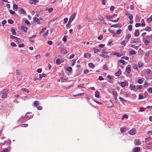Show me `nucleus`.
Returning a JSON list of instances; mask_svg holds the SVG:
<instances>
[{
    "label": "nucleus",
    "instance_id": "1",
    "mask_svg": "<svg viewBox=\"0 0 152 152\" xmlns=\"http://www.w3.org/2000/svg\"><path fill=\"white\" fill-rule=\"evenodd\" d=\"M2 95L1 96L2 98H6L8 92L7 91H5L4 90L2 91Z\"/></svg>",
    "mask_w": 152,
    "mask_h": 152
},
{
    "label": "nucleus",
    "instance_id": "2",
    "mask_svg": "<svg viewBox=\"0 0 152 152\" xmlns=\"http://www.w3.org/2000/svg\"><path fill=\"white\" fill-rule=\"evenodd\" d=\"M91 56V54L88 53H84L83 55V57L84 58H86L88 59H89Z\"/></svg>",
    "mask_w": 152,
    "mask_h": 152
},
{
    "label": "nucleus",
    "instance_id": "3",
    "mask_svg": "<svg viewBox=\"0 0 152 152\" xmlns=\"http://www.w3.org/2000/svg\"><path fill=\"white\" fill-rule=\"evenodd\" d=\"M134 144L136 145H139L141 144V142L139 139H136L134 142Z\"/></svg>",
    "mask_w": 152,
    "mask_h": 152
},
{
    "label": "nucleus",
    "instance_id": "4",
    "mask_svg": "<svg viewBox=\"0 0 152 152\" xmlns=\"http://www.w3.org/2000/svg\"><path fill=\"white\" fill-rule=\"evenodd\" d=\"M121 74V70L120 69H119L117 72L115 74V75L116 76H119Z\"/></svg>",
    "mask_w": 152,
    "mask_h": 152
},
{
    "label": "nucleus",
    "instance_id": "5",
    "mask_svg": "<svg viewBox=\"0 0 152 152\" xmlns=\"http://www.w3.org/2000/svg\"><path fill=\"white\" fill-rule=\"evenodd\" d=\"M125 71L128 74H130L131 72V68L129 67L128 66H127L126 68Z\"/></svg>",
    "mask_w": 152,
    "mask_h": 152
},
{
    "label": "nucleus",
    "instance_id": "6",
    "mask_svg": "<svg viewBox=\"0 0 152 152\" xmlns=\"http://www.w3.org/2000/svg\"><path fill=\"white\" fill-rule=\"evenodd\" d=\"M140 150V148L139 147H135L133 150V152H138Z\"/></svg>",
    "mask_w": 152,
    "mask_h": 152
},
{
    "label": "nucleus",
    "instance_id": "7",
    "mask_svg": "<svg viewBox=\"0 0 152 152\" xmlns=\"http://www.w3.org/2000/svg\"><path fill=\"white\" fill-rule=\"evenodd\" d=\"M99 56L104 58L107 59H108L110 57L109 56L107 55L100 54L99 55Z\"/></svg>",
    "mask_w": 152,
    "mask_h": 152
},
{
    "label": "nucleus",
    "instance_id": "8",
    "mask_svg": "<svg viewBox=\"0 0 152 152\" xmlns=\"http://www.w3.org/2000/svg\"><path fill=\"white\" fill-rule=\"evenodd\" d=\"M29 3L30 4H35L36 3H38V1L37 0H29Z\"/></svg>",
    "mask_w": 152,
    "mask_h": 152
},
{
    "label": "nucleus",
    "instance_id": "9",
    "mask_svg": "<svg viewBox=\"0 0 152 152\" xmlns=\"http://www.w3.org/2000/svg\"><path fill=\"white\" fill-rule=\"evenodd\" d=\"M131 93L130 92L127 91L124 94V95L126 97H129L130 96Z\"/></svg>",
    "mask_w": 152,
    "mask_h": 152
},
{
    "label": "nucleus",
    "instance_id": "10",
    "mask_svg": "<svg viewBox=\"0 0 152 152\" xmlns=\"http://www.w3.org/2000/svg\"><path fill=\"white\" fill-rule=\"evenodd\" d=\"M112 94H113V95L114 96L115 99V100H117V96H118L117 93L116 91H112Z\"/></svg>",
    "mask_w": 152,
    "mask_h": 152
},
{
    "label": "nucleus",
    "instance_id": "11",
    "mask_svg": "<svg viewBox=\"0 0 152 152\" xmlns=\"http://www.w3.org/2000/svg\"><path fill=\"white\" fill-rule=\"evenodd\" d=\"M127 82L126 81L123 82L121 83L120 86L123 88L124 87L126 86V84Z\"/></svg>",
    "mask_w": 152,
    "mask_h": 152
},
{
    "label": "nucleus",
    "instance_id": "12",
    "mask_svg": "<svg viewBox=\"0 0 152 152\" xmlns=\"http://www.w3.org/2000/svg\"><path fill=\"white\" fill-rule=\"evenodd\" d=\"M135 131L134 129H131L129 131V134L132 135L134 134H135Z\"/></svg>",
    "mask_w": 152,
    "mask_h": 152
},
{
    "label": "nucleus",
    "instance_id": "13",
    "mask_svg": "<svg viewBox=\"0 0 152 152\" xmlns=\"http://www.w3.org/2000/svg\"><path fill=\"white\" fill-rule=\"evenodd\" d=\"M76 15V13H74L73 15H72L70 17L69 19L70 20H71L72 21L75 18Z\"/></svg>",
    "mask_w": 152,
    "mask_h": 152
},
{
    "label": "nucleus",
    "instance_id": "14",
    "mask_svg": "<svg viewBox=\"0 0 152 152\" xmlns=\"http://www.w3.org/2000/svg\"><path fill=\"white\" fill-rule=\"evenodd\" d=\"M128 41H129V39H127L126 40H123V42H122L121 43V45H123V46L124 47L126 45L125 42H126V43H127Z\"/></svg>",
    "mask_w": 152,
    "mask_h": 152
},
{
    "label": "nucleus",
    "instance_id": "15",
    "mask_svg": "<svg viewBox=\"0 0 152 152\" xmlns=\"http://www.w3.org/2000/svg\"><path fill=\"white\" fill-rule=\"evenodd\" d=\"M135 32L134 33V35L135 36H138L139 35L140 33L139 30H135Z\"/></svg>",
    "mask_w": 152,
    "mask_h": 152
},
{
    "label": "nucleus",
    "instance_id": "16",
    "mask_svg": "<svg viewBox=\"0 0 152 152\" xmlns=\"http://www.w3.org/2000/svg\"><path fill=\"white\" fill-rule=\"evenodd\" d=\"M61 52L64 54H65L67 53V52L66 50L64 48L62 49L61 50Z\"/></svg>",
    "mask_w": 152,
    "mask_h": 152
},
{
    "label": "nucleus",
    "instance_id": "17",
    "mask_svg": "<svg viewBox=\"0 0 152 152\" xmlns=\"http://www.w3.org/2000/svg\"><path fill=\"white\" fill-rule=\"evenodd\" d=\"M95 96L96 97L98 98L99 97V93L98 91L95 92Z\"/></svg>",
    "mask_w": 152,
    "mask_h": 152
},
{
    "label": "nucleus",
    "instance_id": "18",
    "mask_svg": "<svg viewBox=\"0 0 152 152\" xmlns=\"http://www.w3.org/2000/svg\"><path fill=\"white\" fill-rule=\"evenodd\" d=\"M18 6L15 4H14L13 7V9L14 10L17 11L18 10Z\"/></svg>",
    "mask_w": 152,
    "mask_h": 152
},
{
    "label": "nucleus",
    "instance_id": "19",
    "mask_svg": "<svg viewBox=\"0 0 152 152\" xmlns=\"http://www.w3.org/2000/svg\"><path fill=\"white\" fill-rule=\"evenodd\" d=\"M147 20L149 23L152 21V15H151L150 18H147Z\"/></svg>",
    "mask_w": 152,
    "mask_h": 152
},
{
    "label": "nucleus",
    "instance_id": "20",
    "mask_svg": "<svg viewBox=\"0 0 152 152\" xmlns=\"http://www.w3.org/2000/svg\"><path fill=\"white\" fill-rule=\"evenodd\" d=\"M27 120L25 117H23L21 118V119H20L19 120V121L20 122L22 121V122H23L26 121Z\"/></svg>",
    "mask_w": 152,
    "mask_h": 152
},
{
    "label": "nucleus",
    "instance_id": "21",
    "mask_svg": "<svg viewBox=\"0 0 152 152\" xmlns=\"http://www.w3.org/2000/svg\"><path fill=\"white\" fill-rule=\"evenodd\" d=\"M39 19L36 17H34V21L35 22H37L38 24H39V23H39Z\"/></svg>",
    "mask_w": 152,
    "mask_h": 152
},
{
    "label": "nucleus",
    "instance_id": "22",
    "mask_svg": "<svg viewBox=\"0 0 152 152\" xmlns=\"http://www.w3.org/2000/svg\"><path fill=\"white\" fill-rule=\"evenodd\" d=\"M21 28L24 32H26L27 30V28L25 26H22Z\"/></svg>",
    "mask_w": 152,
    "mask_h": 152
},
{
    "label": "nucleus",
    "instance_id": "23",
    "mask_svg": "<svg viewBox=\"0 0 152 152\" xmlns=\"http://www.w3.org/2000/svg\"><path fill=\"white\" fill-rule=\"evenodd\" d=\"M149 86V84L146 81H145L144 84L143 85V87L145 88H147Z\"/></svg>",
    "mask_w": 152,
    "mask_h": 152
},
{
    "label": "nucleus",
    "instance_id": "24",
    "mask_svg": "<svg viewBox=\"0 0 152 152\" xmlns=\"http://www.w3.org/2000/svg\"><path fill=\"white\" fill-rule=\"evenodd\" d=\"M141 26L142 27H144L145 26V21L143 19H142L141 20Z\"/></svg>",
    "mask_w": 152,
    "mask_h": 152
},
{
    "label": "nucleus",
    "instance_id": "25",
    "mask_svg": "<svg viewBox=\"0 0 152 152\" xmlns=\"http://www.w3.org/2000/svg\"><path fill=\"white\" fill-rule=\"evenodd\" d=\"M60 79L61 80V82H64V81H66L68 80V78H66L65 79H64L63 77H60Z\"/></svg>",
    "mask_w": 152,
    "mask_h": 152
},
{
    "label": "nucleus",
    "instance_id": "26",
    "mask_svg": "<svg viewBox=\"0 0 152 152\" xmlns=\"http://www.w3.org/2000/svg\"><path fill=\"white\" fill-rule=\"evenodd\" d=\"M39 80H41L42 78V77H45V74H39Z\"/></svg>",
    "mask_w": 152,
    "mask_h": 152
},
{
    "label": "nucleus",
    "instance_id": "27",
    "mask_svg": "<svg viewBox=\"0 0 152 152\" xmlns=\"http://www.w3.org/2000/svg\"><path fill=\"white\" fill-rule=\"evenodd\" d=\"M113 17V16L110 15H107L105 16V18L107 20L111 19Z\"/></svg>",
    "mask_w": 152,
    "mask_h": 152
},
{
    "label": "nucleus",
    "instance_id": "28",
    "mask_svg": "<svg viewBox=\"0 0 152 152\" xmlns=\"http://www.w3.org/2000/svg\"><path fill=\"white\" fill-rule=\"evenodd\" d=\"M113 55H116L118 57H120L121 56V54L120 53H117V52H115V53H113Z\"/></svg>",
    "mask_w": 152,
    "mask_h": 152
},
{
    "label": "nucleus",
    "instance_id": "29",
    "mask_svg": "<svg viewBox=\"0 0 152 152\" xmlns=\"http://www.w3.org/2000/svg\"><path fill=\"white\" fill-rule=\"evenodd\" d=\"M88 64L89 66L92 69L94 68L95 67L94 64L92 63H88Z\"/></svg>",
    "mask_w": 152,
    "mask_h": 152
},
{
    "label": "nucleus",
    "instance_id": "30",
    "mask_svg": "<svg viewBox=\"0 0 152 152\" xmlns=\"http://www.w3.org/2000/svg\"><path fill=\"white\" fill-rule=\"evenodd\" d=\"M128 118V116L126 114L124 115L122 118L121 119L123 120L124 118L127 119Z\"/></svg>",
    "mask_w": 152,
    "mask_h": 152
},
{
    "label": "nucleus",
    "instance_id": "31",
    "mask_svg": "<svg viewBox=\"0 0 152 152\" xmlns=\"http://www.w3.org/2000/svg\"><path fill=\"white\" fill-rule=\"evenodd\" d=\"M61 63V60L59 59H57L56 60V64L58 65H59Z\"/></svg>",
    "mask_w": 152,
    "mask_h": 152
},
{
    "label": "nucleus",
    "instance_id": "32",
    "mask_svg": "<svg viewBox=\"0 0 152 152\" xmlns=\"http://www.w3.org/2000/svg\"><path fill=\"white\" fill-rule=\"evenodd\" d=\"M11 31L12 32V34L15 35L16 34V32L15 31V29L14 28H12L11 30Z\"/></svg>",
    "mask_w": 152,
    "mask_h": 152
},
{
    "label": "nucleus",
    "instance_id": "33",
    "mask_svg": "<svg viewBox=\"0 0 152 152\" xmlns=\"http://www.w3.org/2000/svg\"><path fill=\"white\" fill-rule=\"evenodd\" d=\"M136 53V52L133 50H132L130 51V54L131 55H133L135 54Z\"/></svg>",
    "mask_w": 152,
    "mask_h": 152
},
{
    "label": "nucleus",
    "instance_id": "34",
    "mask_svg": "<svg viewBox=\"0 0 152 152\" xmlns=\"http://www.w3.org/2000/svg\"><path fill=\"white\" fill-rule=\"evenodd\" d=\"M39 104V102L37 101H35L34 102V104L35 107L37 106Z\"/></svg>",
    "mask_w": 152,
    "mask_h": 152
},
{
    "label": "nucleus",
    "instance_id": "35",
    "mask_svg": "<svg viewBox=\"0 0 152 152\" xmlns=\"http://www.w3.org/2000/svg\"><path fill=\"white\" fill-rule=\"evenodd\" d=\"M130 87L131 90L134 89L135 87V86L133 84H130Z\"/></svg>",
    "mask_w": 152,
    "mask_h": 152
},
{
    "label": "nucleus",
    "instance_id": "36",
    "mask_svg": "<svg viewBox=\"0 0 152 152\" xmlns=\"http://www.w3.org/2000/svg\"><path fill=\"white\" fill-rule=\"evenodd\" d=\"M102 68L105 70H107L108 69V66L106 65H104L102 67Z\"/></svg>",
    "mask_w": 152,
    "mask_h": 152
},
{
    "label": "nucleus",
    "instance_id": "37",
    "mask_svg": "<svg viewBox=\"0 0 152 152\" xmlns=\"http://www.w3.org/2000/svg\"><path fill=\"white\" fill-rule=\"evenodd\" d=\"M145 30L146 31H150L151 30V28L150 27L147 26H146L145 28Z\"/></svg>",
    "mask_w": 152,
    "mask_h": 152
},
{
    "label": "nucleus",
    "instance_id": "38",
    "mask_svg": "<svg viewBox=\"0 0 152 152\" xmlns=\"http://www.w3.org/2000/svg\"><path fill=\"white\" fill-rule=\"evenodd\" d=\"M143 42L146 45H147L150 42V41L147 39L145 40Z\"/></svg>",
    "mask_w": 152,
    "mask_h": 152
},
{
    "label": "nucleus",
    "instance_id": "39",
    "mask_svg": "<svg viewBox=\"0 0 152 152\" xmlns=\"http://www.w3.org/2000/svg\"><path fill=\"white\" fill-rule=\"evenodd\" d=\"M128 17L130 20H132V19L133 16L131 14H128Z\"/></svg>",
    "mask_w": 152,
    "mask_h": 152
},
{
    "label": "nucleus",
    "instance_id": "40",
    "mask_svg": "<svg viewBox=\"0 0 152 152\" xmlns=\"http://www.w3.org/2000/svg\"><path fill=\"white\" fill-rule=\"evenodd\" d=\"M138 66L139 67H141L143 65V63L141 61H139L138 63Z\"/></svg>",
    "mask_w": 152,
    "mask_h": 152
},
{
    "label": "nucleus",
    "instance_id": "41",
    "mask_svg": "<svg viewBox=\"0 0 152 152\" xmlns=\"http://www.w3.org/2000/svg\"><path fill=\"white\" fill-rule=\"evenodd\" d=\"M72 70V68L71 67H68L66 69V70L67 71L69 72H71Z\"/></svg>",
    "mask_w": 152,
    "mask_h": 152
},
{
    "label": "nucleus",
    "instance_id": "42",
    "mask_svg": "<svg viewBox=\"0 0 152 152\" xmlns=\"http://www.w3.org/2000/svg\"><path fill=\"white\" fill-rule=\"evenodd\" d=\"M93 50L94 51V53H96L98 52H99L100 51V50L99 49H96V48H94Z\"/></svg>",
    "mask_w": 152,
    "mask_h": 152
},
{
    "label": "nucleus",
    "instance_id": "43",
    "mask_svg": "<svg viewBox=\"0 0 152 152\" xmlns=\"http://www.w3.org/2000/svg\"><path fill=\"white\" fill-rule=\"evenodd\" d=\"M131 47L135 49H137L139 48V46H136L134 45H131Z\"/></svg>",
    "mask_w": 152,
    "mask_h": 152
},
{
    "label": "nucleus",
    "instance_id": "44",
    "mask_svg": "<svg viewBox=\"0 0 152 152\" xmlns=\"http://www.w3.org/2000/svg\"><path fill=\"white\" fill-rule=\"evenodd\" d=\"M132 25H129L128 26V29L129 31H132Z\"/></svg>",
    "mask_w": 152,
    "mask_h": 152
},
{
    "label": "nucleus",
    "instance_id": "45",
    "mask_svg": "<svg viewBox=\"0 0 152 152\" xmlns=\"http://www.w3.org/2000/svg\"><path fill=\"white\" fill-rule=\"evenodd\" d=\"M8 22L10 24H12L13 23L14 21L12 20L9 19L8 20Z\"/></svg>",
    "mask_w": 152,
    "mask_h": 152
},
{
    "label": "nucleus",
    "instance_id": "46",
    "mask_svg": "<svg viewBox=\"0 0 152 152\" xmlns=\"http://www.w3.org/2000/svg\"><path fill=\"white\" fill-rule=\"evenodd\" d=\"M119 61L120 63H122L123 65H125V61L124 60L120 59Z\"/></svg>",
    "mask_w": 152,
    "mask_h": 152
},
{
    "label": "nucleus",
    "instance_id": "47",
    "mask_svg": "<svg viewBox=\"0 0 152 152\" xmlns=\"http://www.w3.org/2000/svg\"><path fill=\"white\" fill-rule=\"evenodd\" d=\"M28 113H27L26 115L25 116V117L27 120H29V119L31 118V117H29L27 115V114Z\"/></svg>",
    "mask_w": 152,
    "mask_h": 152
},
{
    "label": "nucleus",
    "instance_id": "48",
    "mask_svg": "<svg viewBox=\"0 0 152 152\" xmlns=\"http://www.w3.org/2000/svg\"><path fill=\"white\" fill-rule=\"evenodd\" d=\"M121 58L122 59H124L127 61H128L129 60V58L126 56H124L122 57Z\"/></svg>",
    "mask_w": 152,
    "mask_h": 152
},
{
    "label": "nucleus",
    "instance_id": "49",
    "mask_svg": "<svg viewBox=\"0 0 152 152\" xmlns=\"http://www.w3.org/2000/svg\"><path fill=\"white\" fill-rule=\"evenodd\" d=\"M21 90L23 91H25L27 92L28 93L29 92V91L26 88H23L21 89Z\"/></svg>",
    "mask_w": 152,
    "mask_h": 152
},
{
    "label": "nucleus",
    "instance_id": "50",
    "mask_svg": "<svg viewBox=\"0 0 152 152\" xmlns=\"http://www.w3.org/2000/svg\"><path fill=\"white\" fill-rule=\"evenodd\" d=\"M9 12L12 15H13L15 13V12L13 11V10H9Z\"/></svg>",
    "mask_w": 152,
    "mask_h": 152
},
{
    "label": "nucleus",
    "instance_id": "51",
    "mask_svg": "<svg viewBox=\"0 0 152 152\" xmlns=\"http://www.w3.org/2000/svg\"><path fill=\"white\" fill-rule=\"evenodd\" d=\"M20 12L23 14H25L26 13V12L25 11V10L22 8L20 10Z\"/></svg>",
    "mask_w": 152,
    "mask_h": 152
},
{
    "label": "nucleus",
    "instance_id": "52",
    "mask_svg": "<svg viewBox=\"0 0 152 152\" xmlns=\"http://www.w3.org/2000/svg\"><path fill=\"white\" fill-rule=\"evenodd\" d=\"M16 73L17 75H21V72L20 70H17L16 71Z\"/></svg>",
    "mask_w": 152,
    "mask_h": 152
},
{
    "label": "nucleus",
    "instance_id": "53",
    "mask_svg": "<svg viewBox=\"0 0 152 152\" xmlns=\"http://www.w3.org/2000/svg\"><path fill=\"white\" fill-rule=\"evenodd\" d=\"M138 83H139V84H142V82H143V80H142L141 79H138Z\"/></svg>",
    "mask_w": 152,
    "mask_h": 152
},
{
    "label": "nucleus",
    "instance_id": "54",
    "mask_svg": "<svg viewBox=\"0 0 152 152\" xmlns=\"http://www.w3.org/2000/svg\"><path fill=\"white\" fill-rule=\"evenodd\" d=\"M11 45L12 47H16L17 45L14 42H12L11 43Z\"/></svg>",
    "mask_w": 152,
    "mask_h": 152
},
{
    "label": "nucleus",
    "instance_id": "55",
    "mask_svg": "<svg viewBox=\"0 0 152 152\" xmlns=\"http://www.w3.org/2000/svg\"><path fill=\"white\" fill-rule=\"evenodd\" d=\"M147 91L150 93H152V88L150 87L147 90Z\"/></svg>",
    "mask_w": 152,
    "mask_h": 152
},
{
    "label": "nucleus",
    "instance_id": "56",
    "mask_svg": "<svg viewBox=\"0 0 152 152\" xmlns=\"http://www.w3.org/2000/svg\"><path fill=\"white\" fill-rule=\"evenodd\" d=\"M146 108L149 109V110L150 111L152 110V105L151 106H148L146 107Z\"/></svg>",
    "mask_w": 152,
    "mask_h": 152
},
{
    "label": "nucleus",
    "instance_id": "57",
    "mask_svg": "<svg viewBox=\"0 0 152 152\" xmlns=\"http://www.w3.org/2000/svg\"><path fill=\"white\" fill-rule=\"evenodd\" d=\"M67 36H64V37L62 38V40L64 42H66L67 41V39H66V37Z\"/></svg>",
    "mask_w": 152,
    "mask_h": 152
},
{
    "label": "nucleus",
    "instance_id": "58",
    "mask_svg": "<svg viewBox=\"0 0 152 152\" xmlns=\"http://www.w3.org/2000/svg\"><path fill=\"white\" fill-rule=\"evenodd\" d=\"M141 26V24L140 23H136L135 25V26L136 27H140Z\"/></svg>",
    "mask_w": 152,
    "mask_h": 152
},
{
    "label": "nucleus",
    "instance_id": "59",
    "mask_svg": "<svg viewBox=\"0 0 152 152\" xmlns=\"http://www.w3.org/2000/svg\"><path fill=\"white\" fill-rule=\"evenodd\" d=\"M122 30L121 29H118L116 31V33L118 34H121Z\"/></svg>",
    "mask_w": 152,
    "mask_h": 152
},
{
    "label": "nucleus",
    "instance_id": "60",
    "mask_svg": "<svg viewBox=\"0 0 152 152\" xmlns=\"http://www.w3.org/2000/svg\"><path fill=\"white\" fill-rule=\"evenodd\" d=\"M16 41L18 43H20L21 42V40L18 38L16 37L15 39Z\"/></svg>",
    "mask_w": 152,
    "mask_h": 152
},
{
    "label": "nucleus",
    "instance_id": "61",
    "mask_svg": "<svg viewBox=\"0 0 152 152\" xmlns=\"http://www.w3.org/2000/svg\"><path fill=\"white\" fill-rule=\"evenodd\" d=\"M136 40L137 39H134L131 41V43H134L137 42Z\"/></svg>",
    "mask_w": 152,
    "mask_h": 152
},
{
    "label": "nucleus",
    "instance_id": "62",
    "mask_svg": "<svg viewBox=\"0 0 152 152\" xmlns=\"http://www.w3.org/2000/svg\"><path fill=\"white\" fill-rule=\"evenodd\" d=\"M53 42L52 41L49 40L48 41V43L49 45H51L53 44Z\"/></svg>",
    "mask_w": 152,
    "mask_h": 152
},
{
    "label": "nucleus",
    "instance_id": "63",
    "mask_svg": "<svg viewBox=\"0 0 152 152\" xmlns=\"http://www.w3.org/2000/svg\"><path fill=\"white\" fill-rule=\"evenodd\" d=\"M25 22L26 24H28V25H30V22H29V21L28 20H26L25 21Z\"/></svg>",
    "mask_w": 152,
    "mask_h": 152
},
{
    "label": "nucleus",
    "instance_id": "64",
    "mask_svg": "<svg viewBox=\"0 0 152 152\" xmlns=\"http://www.w3.org/2000/svg\"><path fill=\"white\" fill-rule=\"evenodd\" d=\"M9 151L8 149L6 148L1 152H9Z\"/></svg>",
    "mask_w": 152,
    "mask_h": 152
}]
</instances>
